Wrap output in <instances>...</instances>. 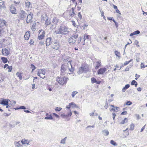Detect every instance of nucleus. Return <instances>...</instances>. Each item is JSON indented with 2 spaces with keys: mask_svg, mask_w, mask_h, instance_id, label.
Masks as SVG:
<instances>
[{
  "mask_svg": "<svg viewBox=\"0 0 147 147\" xmlns=\"http://www.w3.org/2000/svg\"><path fill=\"white\" fill-rule=\"evenodd\" d=\"M69 32L68 28L64 25L61 26L58 30L55 31L56 34H60L63 35L67 34Z\"/></svg>",
  "mask_w": 147,
  "mask_h": 147,
  "instance_id": "f257e3e1",
  "label": "nucleus"
},
{
  "mask_svg": "<svg viewBox=\"0 0 147 147\" xmlns=\"http://www.w3.org/2000/svg\"><path fill=\"white\" fill-rule=\"evenodd\" d=\"M67 79L66 77H58L57 78L56 81L59 84L63 85L67 83Z\"/></svg>",
  "mask_w": 147,
  "mask_h": 147,
  "instance_id": "f03ea898",
  "label": "nucleus"
},
{
  "mask_svg": "<svg viewBox=\"0 0 147 147\" xmlns=\"http://www.w3.org/2000/svg\"><path fill=\"white\" fill-rule=\"evenodd\" d=\"M89 71L88 67L84 66H82L79 68V70L78 72V74H80L82 73H86Z\"/></svg>",
  "mask_w": 147,
  "mask_h": 147,
  "instance_id": "7ed1b4c3",
  "label": "nucleus"
},
{
  "mask_svg": "<svg viewBox=\"0 0 147 147\" xmlns=\"http://www.w3.org/2000/svg\"><path fill=\"white\" fill-rule=\"evenodd\" d=\"M68 68L67 65H65L64 64H62L61 65V75H63L66 72V71Z\"/></svg>",
  "mask_w": 147,
  "mask_h": 147,
  "instance_id": "20e7f679",
  "label": "nucleus"
},
{
  "mask_svg": "<svg viewBox=\"0 0 147 147\" xmlns=\"http://www.w3.org/2000/svg\"><path fill=\"white\" fill-rule=\"evenodd\" d=\"M9 101H10V100L8 99H5L1 98L0 100V104L4 105H7L9 104Z\"/></svg>",
  "mask_w": 147,
  "mask_h": 147,
  "instance_id": "39448f33",
  "label": "nucleus"
},
{
  "mask_svg": "<svg viewBox=\"0 0 147 147\" xmlns=\"http://www.w3.org/2000/svg\"><path fill=\"white\" fill-rule=\"evenodd\" d=\"M27 15L25 12L23 10H20V12L19 13V16L21 20H24Z\"/></svg>",
  "mask_w": 147,
  "mask_h": 147,
  "instance_id": "423d86ee",
  "label": "nucleus"
},
{
  "mask_svg": "<svg viewBox=\"0 0 147 147\" xmlns=\"http://www.w3.org/2000/svg\"><path fill=\"white\" fill-rule=\"evenodd\" d=\"M33 17V14L31 12H30L27 16L26 23H29L32 20Z\"/></svg>",
  "mask_w": 147,
  "mask_h": 147,
  "instance_id": "0eeeda50",
  "label": "nucleus"
},
{
  "mask_svg": "<svg viewBox=\"0 0 147 147\" xmlns=\"http://www.w3.org/2000/svg\"><path fill=\"white\" fill-rule=\"evenodd\" d=\"M107 70V69L105 67L101 68L98 70L97 74L99 75L100 74H103Z\"/></svg>",
  "mask_w": 147,
  "mask_h": 147,
  "instance_id": "6e6552de",
  "label": "nucleus"
},
{
  "mask_svg": "<svg viewBox=\"0 0 147 147\" xmlns=\"http://www.w3.org/2000/svg\"><path fill=\"white\" fill-rule=\"evenodd\" d=\"M38 36V39L39 40H41L44 38L45 36V31L41 30L40 31Z\"/></svg>",
  "mask_w": 147,
  "mask_h": 147,
  "instance_id": "1a4fd4ad",
  "label": "nucleus"
},
{
  "mask_svg": "<svg viewBox=\"0 0 147 147\" xmlns=\"http://www.w3.org/2000/svg\"><path fill=\"white\" fill-rule=\"evenodd\" d=\"M10 11L11 13L13 14H16V9L13 5H11L10 7Z\"/></svg>",
  "mask_w": 147,
  "mask_h": 147,
  "instance_id": "9d476101",
  "label": "nucleus"
},
{
  "mask_svg": "<svg viewBox=\"0 0 147 147\" xmlns=\"http://www.w3.org/2000/svg\"><path fill=\"white\" fill-rule=\"evenodd\" d=\"M3 55L5 56H7L9 54V52L8 49H3L1 51Z\"/></svg>",
  "mask_w": 147,
  "mask_h": 147,
  "instance_id": "9b49d317",
  "label": "nucleus"
},
{
  "mask_svg": "<svg viewBox=\"0 0 147 147\" xmlns=\"http://www.w3.org/2000/svg\"><path fill=\"white\" fill-rule=\"evenodd\" d=\"M68 42L70 45L73 44L76 42V40L73 37L72 35L69 38Z\"/></svg>",
  "mask_w": 147,
  "mask_h": 147,
  "instance_id": "f8f14e48",
  "label": "nucleus"
},
{
  "mask_svg": "<svg viewBox=\"0 0 147 147\" xmlns=\"http://www.w3.org/2000/svg\"><path fill=\"white\" fill-rule=\"evenodd\" d=\"M30 36V31H28L25 34L24 37L26 40H28L29 39Z\"/></svg>",
  "mask_w": 147,
  "mask_h": 147,
  "instance_id": "ddd939ff",
  "label": "nucleus"
},
{
  "mask_svg": "<svg viewBox=\"0 0 147 147\" xmlns=\"http://www.w3.org/2000/svg\"><path fill=\"white\" fill-rule=\"evenodd\" d=\"M21 142L22 144H26L27 145H28L30 143V141H29L28 140H26L25 139H24L22 140Z\"/></svg>",
  "mask_w": 147,
  "mask_h": 147,
  "instance_id": "4468645a",
  "label": "nucleus"
},
{
  "mask_svg": "<svg viewBox=\"0 0 147 147\" xmlns=\"http://www.w3.org/2000/svg\"><path fill=\"white\" fill-rule=\"evenodd\" d=\"M72 61H69L68 62V63H67L68 66V65L69 64L71 67V69H70L69 68V71H70L71 72H72L74 71V67H73L72 65L71 64V62Z\"/></svg>",
  "mask_w": 147,
  "mask_h": 147,
  "instance_id": "2eb2a0df",
  "label": "nucleus"
},
{
  "mask_svg": "<svg viewBox=\"0 0 147 147\" xmlns=\"http://www.w3.org/2000/svg\"><path fill=\"white\" fill-rule=\"evenodd\" d=\"M96 63L97 64L95 67V69H98L101 66V61L100 60L97 61Z\"/></svg>",
  "mask_w": 147,
  "mask_h": 147,
  "instance_id": "dca6fc26",
  "label": "nucleus"
},
{
  "mask_svg": "<svg viewBox=\"0 0 147 147\" xmlns=\"http://www.w3.org/2000/svg\"><path fill=\"white\" fill-rule=\"evenodd\" d=\"M140 33V31L138 30H136L132 33H131L130 34V36H132L135 35L139 34Z\"/></svg>",
  "mask_w": 147,
  "mask_h": 147,
  "instance_id": "f3484780",
  "label": "nucleus"
},
{
  "mask_svg": "<svg viewBox=\"0 0 147 147\" xmlns=\"http://www.w3.org/2000/svg\"><path fill=\"white\" fill-rule=\"evenodd\" d=\"M38 71L39 72L40 74L45 75L46 73L45 70L44 69H40L38 70Z\"/></svg>",
  "mask_w": 147,
  "mask_h": 147,
  "instance_id": "a211bd4d",
  "label": "nucleus"
},
{
  "mask_svg": "<svg viewBox=\"0 0 147 147\" xmlns=\"http://www.w3.org/2000/svg\"><path fill=\"white\" fill-rule=\"evenodd\" d=\"M130 87V85L129 84H127L125 85L124 87H123L122 89V91L123 92H125V90L128 89Z\"/></svg>",
  "mask_w": 147,
  "mask_h": 147,
  "instance_id": "6ab92c4d",
  "label": "nucleus"
},
{
  "mask_svg": "<svg viewBox=\"0 0 147 147\" xmlns=\"http://www.w3.org/2000/svg\"><path fill=\"white\" fill-rule=\"evenodd\" d=\"M53 23L56 25L58 23V19L56 17H54L53 20Z\"/></svg>",
  "mask_w": 147,
  "mask_h": 147,
  "instance_id": "aec40b11",
  "label": "nucleus"
},
{
  "mask_svg": "<svg viewBox=\"0 0 147 147\" xmlns=\"http://www.w3.org/2000/svg\"><path fill=\"white\" fill-rule=\"evenodd\" d=\"M22 72H17L16 73V75L17 77H19L20 80H21L22 79Z\"/></svg>",
  "mask_w": 147,
  "mask_h": 147,
  "instance_id": "412c9836",
  "label": "nucleus"
},
{
  "mask_svg": "<svg viewBox=\"0 0 147 147\" xmlns=\"http://www.w3.org/2000/svg\"><path fill=\"white\" fill-rule=\"evenodd\" d=\"M72 35L73 37L74 38V39L76 41L77 39L78 38L79 36L78 34L77 33H74Z\"/></svg>",
  "mask_w": 147,
  "mask_h": 147,
  "instance_id": "4be33fe9",
  "label": "nucleus"
},
{
  "mask_svg": "<svg viewBox=\"0 0 147 147\" xmlns=\"http://www.w3.org/2000/svg\"><path fill=\"white\" fill-rule=\"evenodd\" d=\"M91 38L90 36L89 35L87 34H85L84 36V41L86 39L90 40Z\"/></svg>",
  "mask_w": 147,
  "mask_h": 147,
  "instance_id": "5701e85b",
  "label": "nucleus"
},
{
  "mask_svg": "<svg viewBox=\"0 0 147 147\" xmlns=\"http://www.w3.org/2000/svg\"><path fill=\"white\" fill-rule=\"evenodd\" d=\"M14 144L15 145V147H20L21 146H22L20 143V141L15 142Z\"/></svg>",
  "mask_w": 147,
  "mask_h": 147,
  "instance_id": "b1692460",
  "label": "nucleus"
},
{
  "mask_svg": "<svg viewBox=\"0 0 147 147\" xmlns=\"http://www.w3.org/2000/svg\"><path fill=\"white\" fill-rule=\"evenodd\" d=\"M1 59L4 63H7L8 61L7 58L5 57H1Z\"/></svg>",
  "mask_w": 147,
  "mask_h": 147,
  "instance_id": "393cba45",
  "label": "nucleus"
},
{
  "mask_svg": "<svg viewBox=\"0 0 147 147\" xmlns=\"http://www.w3.org/2000/svg\"><path fill=\"white\" fill-rule=\"evenodd\" d=\"M51 47L53 49L57 50L60 47V45L59 44H57V45H55V46H52Z\"/></svg>",
  "mask_w": 147,
  "mask_h": 147,
  "instance_id": "a878e982",
  "label": "nucleus"
},
{
  "mask_svg": "<svg viewBox=\"0 0 147 147\" xmlns=\"http://www.w3.org/2000/svg\"><path fill=\"white\" fill-rule=\"evenodd\" d=\"M102 134L105 136H108L109 134V132L107 130H104L102 131Z\"/></svg>",
  "mask_w": 147,
  "mask_h": 147,
  "instance_id": "bb28decb",
  "label": "nucleus"
},
{
  "mask_svg": "<svg viewBox=\"0 0 147 147\" xmlns=\"http://www.w3.org/2000/svg\"><path fill=\"white\" fill-rule=\"evenodd\" d=\"M70 105H71V107L72 108H76L77 107V106L76 105V104L74 103V102H71L70 103Z\"/></svg>",
  "mask_w": 147,
  "mask_h": 147,
  "instance_id": "cd10ccee",
  "label": "nucleus"
},
{
  "mask_svg": "<svg viewBox=\"0 0 147 147\" xmlns=\"http://www.w3.org/2000/svg\"><path fill=\"white\" fill-rule=\"evenodd\" d=\"M51 39L52 38L51 37L47 38L46 39V42L48 43H50V44H51Z\"/></svg>",
  "mask_w": 147,
  "mask_h": 147,
  "instance_id": "c85d7f7f",
  "label": "nucleus"
},
{
  "mask_svg": "<svg viewBox=\"0 0 147 147\" xmlns=\"http://www.w3.org/2000/svg\"><path fill=\"white\" fill-rule=\"evenodd\" d=\"M45 119L52 120L53 119V117L52 115L51 114L49 115H48V116H46L45 117Z\"/></svg>",
  "mask_w": 147,
  "mask_h": 147,
  "instance_id": "c756f323",
  "label": "nucleus"
},
{
  "mask_svg": "<svg viewBox=\"0 0 147 147\" xmlns=\"http://www.w3.org/2000/svg\"><path fill=\"white\" fill-rule=\"evenodd\" d=\"M119 108L118 107H115V108H112L111 109H110V111H118V109H119Z\"/></svg>",
  "mask_w": 147,
  "mask_h": 147,
  "instance_id": "7c9ffc66",
  "label": "nucleus"
},
{
  "mask_svg": "<svg viewBox=\"0 0 147 147\" xmlns=\"http://www.w3.org/2000/svg\"><path fill=\"white\" fill-rule=\"evenodd\" d=\"M110 143L114 146H117V144L114 140H111L110 142Z\"/></svg>",
  "mask_w": 147,
  "mask_h": 147,
  "instance_id": "2f4dec72",
  "label": "nucleus"
},
{
  "mask_svg": "<svg viewBox=\"0 0 147 147\" xmlns=\"http://www.w3.org/2000/svg\"><path fill=\"white\" fill-rule=\"evenodd\" d=\"M51 22L50 20H49L48 19H47L45 22V24L47 26H48L51 24Z\"/></svg>",
  "mask_w": 147,
  "mask_h": 147,
  "instance_id": "473e14b6",
  "label": "nucleus"
},
{
  "mask_svg": "<svg viewBox=\"0 0 147 147\" xmlns=\"http://www.w3.org/2000/svg\"><path fill=\"white\" fill-rule=\"evenodd\" d=\"M91 82L92 84L96 83V80L93 77L91 78Z\"/></svg>",
  "mask_w": 147,
  "mask_h": 147,
  "instance_id": "72a5a7b5",
  "label": "nucleus"
},
{
  "mask_svg": "<svg viewBox=\"0 0 147 147\" xmlns=\"http://www.w3.org/2000/svg\"><path fill=\"white\" fill-rule=\"evenodd\" d=\"M134 125L133 123H131L130 125L129 129L132 130H133L134 129Z\"/></svg>",
  "mask_w": 147,
  "mask_h": 147,
  "instance_id": "f704fd0d",
  "label": "nucleus"
},
{
  "mask_svg": "<svg viewBox=\"0 0 147 147\" xmlns=\"http://www.w3.org/2000/svg\"><path fill=\"white\" fill-rule=\"evenodd\" d=\"M125 121H126L127 122V118H125L120 123V124H124L125 122Z\"/></svg>",
  "mask_w": 147,
  "mask_h": 147,
  "instance_id": "c9c22d12",
  "label": "nucleus"
},
{
  "mask_svg": "<svg viewBox=\"0 0 147 147\" xmlns=\"http://www.w3.org/2000/svg\"><path fill=\"white\" fill-rule=\"evenodd\" d=\"M61 116L63 119H67V115H65L64 113L61 114Z\"/></svg>",
  "mask_w": 147,
  "mask_h": 147,
  "instance_id": "e433bc0d",
  "label": "nucleus"
},
{
  "mask_svg": "<svg viewBox=\"0 0 147 147\" xmlns=\"http://www.w3.org/2000/svg\"><path fill=\"white\" fill-rule=\"evenodd\" d=\"M78 93V92L76 91H75L73 92L71 94V96L73 98H74V96L76 95V94Z\"/></svg>",
  "mask_w": 147,
  "mask_h": 147,
  "instance_id": "4c0bfd02",
  "label": "nucleus"
},
{
  "mask_svg": "<svg viewBox=\"0 0 147 147\" xmlns=\"http://www.w3.org/2000/svg\"><path fill=\"white\" fill-rule=\"evenodd\" d=\"M25 4L26 7H30V5H31V4L30 2L29 1L26 2L25 3Z\"/></svg>",
  "mask_w": 147,
  "mask_h": 147,
  "instance_id": "58836bf2",
  "label": "nucleus"
},
{
  "mask_svg": "<svg viewBox=\"0 0 147 147\" xmlns=\"http://www.w3.org/2000/svg\"><path fill=\"white\" fill-rule=\"evenodd\" d=\"M30 66L31 68L32 69V72L36 69V67L33 64H31Z\"/></svg>",
  "mask_w": 147,
  "mask_h": 147,
  "instance_id": "ea45409f",
  "label": "nucleus"
},
{
  "mask_svg": "<svg viewBox=\"0 0 147 147\" xmlns=\"http://www.w3.org/2000/svg\"><path fill=\"white\" fill-rule=\"evenodd\" d=\"M7 68L8 69V72H10L11 71V70L12 69V66H8Z\"/></svg>",
  "mask_w": 147,
  "mask_h": 147,
  "instance_id": "a19ab883",
  "label": "nucleus"
},
{
  "mask_svg": "<svg viewBox=\"0 0 147 147\" xmlns=\"http://www.w3.org/2000/svg\"><path fill=\"white\" fill-rule=\"evenodd\" d=\"M62 109V108H61L56 107L55 108V110L56 111H60Z\"/></svg>",
  "mask_w": 147,
  "mask_h": 147,
  "instance_id": "79ce46f5",
  "label": "nucleus"
},
{
  "mask_svg": "<svg viewBox=\"0 0 147 147\" xmlns=\"http://www.w3.org/2000/svg\"><path fill=\"white\" fill-rule=\"evenodd\" d=\"M115 53L117 56L120 57V53L119 52H118L117 51H115Z\"/></svg>",
  "mask_w": 147,
  "mask_h": 147,
  "instance_id": "37998d69",
  "label": "nucleus"
},
{
  "mask_svg": "<svg viewBox=\"0 0 147 147\" xmlns=\"http://www.w3.org/2000/svg\"><path fill=\"white\" fill-rule=\"evenodd\" d=\"M132 102L130 101H127L125 104L127 105H130L132 104Z\"/></svg>",
  "mask_w": 147,
  "mask_h": 147,
  "instance_id": "c03bdc74",
  "label": "nucleus"
},
{
  "mask_svg": "<svg viewBox=\"0 0 147 147\" xmlns=\"http://www.w3.org/2000/svg\"><path fill=\"white\" fill-rule=\"evenodd\" d=\"M66 138H67V137H66L65 138L63 139L62 140H61L60 143H62V144H65V140H66Z\"/></svg>",
  "mask_w": 147,
  "mask_h": 147,
  "instance_id": "a18cd8bd",
  "label": "nucleus"
},
{
  "mask_svg": "<svg viewBox=\"0 0 147 147\" xmlns=\"http://www.w3.org/2000/svg\"><path fill=\"white\" fill-rule=\"evenodd\" d=\"M82 37L80 36L78 38V40H77V42L78 44L80 43L81 41V40L82 39Z\"/></svg>",
  "mask_w": 147,
  "mask_h": 147,
  "instance_id": "49530a36",
  "label": "nucleus"
},
{
  "mask_svg": "<svg viewBox=\"0 0 147 147\" xmlns=\"http://www.w3.org/2000/svg\"><path fill=\"white\" fill-rule=\"evenodd\" d=\"M140 67L141 69L144 68L145 67H147V65H144L143 63H141Z\"/></svg>",
  "mask_w": 147,
  "mask_h": 147,
  "instance_id": "de8ad7c7",
  "label": "nucleus"
},
{
  "mask_svg": "<svg viewBox=\"0 0 147 147\" xmlns=\"http://www.w3.org/2000/svg\"><path fill=\"white\" fill-rule=\"evenodd\" d=\"M34 43V40L32 39H31L29 42V44L30 45H32Z\"/></svg>",
  "mask_w": 147,
  "mask_h": 147,
  "instance_id": "09e8293b",
  "label": "nucleus"
},
{
  "mask_svg": "<svg viewBox=\"0 0 147 147\" xmlns=\"http://www.w3.org/2000/svg\"><path fill=\"white\" fill-rule=\"evenodd\" d=\"M136 81L135 80H132L131 83V85H134L136 83Z\"/></svg>",
  "mask_w": 147,
  "mask_h": 147,
  "instance_id": "8fccbe9b",
  "label": "nucleus"
},
{
  "mask_svg": "<svg viewBox=\"0 0 147 147\" xmlns=\"http://www.w3.org/2000/svg\"><path fill=\"white\" fill-rule=\"evenodd\" d=\"M19 108H20V109H24V110H25V109H26V107L25 106H20L19 107Z\"/></svg>",
  "mask_w": 147,
  "mask_h": 147,
  "instance_id": "3c124183",
  "label": "nucleus"
},
{
  "mask_svg": "<svg viewBox=\"0 0 147 147\" xmlns=\"http://www.w3.org/2000/svg\"><path fill=\"white\" fill-rule=\"evenodd\" d=\"M78 17L80 18V19H82V16L81 15V12H79L78 13Z\"/></svg>",
  "mask_w": 147,
  "mask_h": 147,
  "instance_id": "603ef678",
  "label": "nucleus"
},
{
  "mask_svg": "<svg viewBox=\"0 0 147 147\" xmlns=\"http://www.w3.org/2000/svg\"><path fill=\"white\" fill-rule=\"evenodd\" d=\"M70 111H71L70 110H69ZM72 115V113L71 111L70 112V113H68L67 115V117H70Z\"/></svg>",
  "mask_w": 147,
  "mask_h": 147,
  "instance_id": "864d4df0",
  "label": "nucleus"
},
{
  "mask_svg": "<svg viewBox=\"0 0 147 147\" xmlns=\"http://www.w3.org/2000/svg\"><path fill=\"white\" fill-rule=\"evenodd\" d=\"M127 113L126 111H123V112H122L121 113V115H125L127 114Z\"/></svg>",
  "mask_w": 147,
  "mask_h": 147,
  "instance_id": "5fc2aeb1",
  "label": "nucleus"
},
{
  "mask_svg": "<svg viewBox=\"0 0 147 147\" xmlns=\"http://www.w3.org/2000/svg\"><path fill=\"white\" fill-rule=\"evenodd\" d=\"M53 114L54 115L56 118H59V116L57 114L55 113H53Z\"/></svg>",
  "mask_w": 147,
  "mask_h": 147,
  "instance_id": "6e6d98bb",
  "label": "nucleus"
},
{
  "mask_svg": "<svg viewBox=\"0 0 147 147\" xmlns=\"http://www.w3.org/2000/svg\"><path fill=\"white\" fill-rule=\"evenodd\" d=\"M116 13H119V14L120 15L121 14V13L120 11L117 9H116Z\"/></svg>",
  "mask_w": 147,
  "mask_h": 147,
  "instance_id": "4d7b16f0",
  "label": "nucleus"
},
{
  "mask_svg": "<svg viewBox=\"0 0 147 147\" xmlns=\"http://www.w3.org/2000/svg\"><path fill=\"white\" fill-rule=\"evenodd\" d=\"M108 107V103L107 102L106 104L104 106V108L106 109H107V108Z\"/></svg>",
  "mask_w": 147,
  "mask_h": 147,
  "instance_id": "13d9d810",
  "label": "nucleus"
},
{
  "mask_svg": "<svg viewBox=\"0 0 147 147\" xmlns=\"http://www.w3.org/2000/svg\"><path fill=\"white\" fill-rule=\"evenodd\" d=\"M71 105H70V103L69 104V105L66 106V108L67 109H70V108H71Z\"/></svg>",
  "mask_w": 147,
  "mask_h": 147,
  "instance_id": "bf43d9fd",
  "label": "nucleus"
},
{
  "mask_svg": "<svg viewBox=\"0 0 147 147\" xmlns=\"http://www.w3.org/2000/svg\"><path fill=\"white\" fill-rule=\"evenodd\" d=\"M9 127L11 128L14 127L15 126V125H12V124L10 123H9Z\"/></svg>",
  "mask_w": 147,
  "mask_h": 147,
  "instance_id": "052dcab7",
  "label": "nucleus"
},
{
  "mask_svg": "<svg viewBox=\"0 0 147 147\" xmlns=\"http://www.w3.org/2000/svg\"><path fill=\"white\" fill-rule=\"evenodd\" d=\"M129 67L128 66H127L126 68L125 69L124 71H127L129 70Z\"/></svg>",
  "mask_w": 147,
  "mask_h": 147,
  "instance_id": "680f3d73",
  "label": "nucleus"
},
{
  "mask_svg": "<svg viewBox=\"0 0 147 147\" xmlns=\"http://www.w3.org/2000/svg\"><path fill=\"white\" fill-rule=\"evenodd\" d=\"M95 111V110H94V112H92V113H90V116H93L94 114V112Z\"/></svg>",
  "mask_w": 147,
  "mask_h": 147,
  "instance_id": "e2e57ef3",
  "label": "nucleus"
},
{
  "mask_svg": "<svg viewBox=\"0 0 147 147\" xmlns=\"http://www.w3.org/2000/svg\"><path fill=\"white\" fill-rule=\"evenodd\" d=\"M129 62L128 61H126L125 62V63H124V65H127L128 64H129Z\"/></svg>",
  "mask_w": 147,
  "mask_h": 147,
  "instance_id": "0e129e2a",
  "label": "nucleus"
},
{
  "mask_svg": "<svg viewBox=\"0 0 147 147\" xmlns=\"http://www.w3.org/2000/svg\"><path fill=\"white\" fill-rule=\"evenodd\" d=\"M145 125H144V126H143L141 129V131H140V132H142L143 130H144V129H145Z\"/></svg>",
  "mask_w": 147,
  "mask_h": 147,
  "instance_id": "69168bd1",
  "label": "nucleus"
},
{
  "mask_svg": "<svg viewBox=\"0 0 147 147\" xmlns=\"http://www.w3.org/2000/svg\"><path fill=\"white\" fill-rule=\"evenodd\" d=\"M136 117H137V118L138 119H139L140 118V116L139 115L136 114Z\"/></svg>",
  "mask_w": 147,
  "mask_h": 147,
  "instance_id": "338daca9",
  "label": "nucleus"
},
{
  "mask_svg": "<svg viewBox=\"0 0 147 147\" xmlns=\"http://www.w3.org/2000/svg\"><path fill=\"white\" fill-rule=\"evenodd\" d=\"M135 43L136 45H137L139 43V42L137 40H135Z\"/></svg>",
  "mask_w": 147,
  "mask_h": 147,
  "instance_id": "774afa93",
  "label": "nucleus"
}]
</instances>
